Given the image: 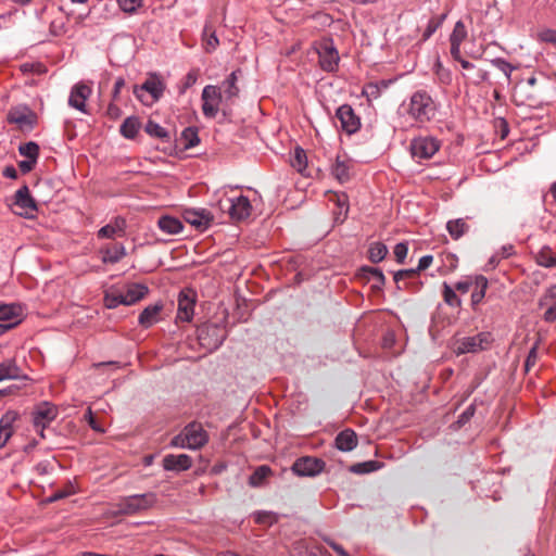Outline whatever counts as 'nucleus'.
<instances>
[{
  "label": "nucleus",
  "mask_w": 556,
  "mask_h": 556,
  "mask_svg": "<svg viewBox=\"0 0 556 556\" xmlns=\"http://www.w3.org/2000/svg\"><path fill=\"white\" fill-rule=\"evenodd\" d=\"M401 109L418 125L432 119L437 112L434 101L426 91L413 93L408 103H403Z\"/></svg>",
  "instance_id": "1"
},
{
  "label": "nucleus",
  "mask_w": 556,
  "mask_h": 556,
  "mask_svg": "<svg viewBox=\"0 0 556 556\" xmlns=\"http://www.w3.org/2000/svg\"><path fill=\"white\" fill-rule=\"evenodd\" d=\"M494 339L491 332L482 331L471 337H463L455 341L456 354L478 353L489 350Z\"/></svg>",
  "instance_id": "2"
},
{
  "label": "nucleus",
  "mask_w": 556,
  "mask_h": 556,
  "mask_svg": "<svg viewBox=\"0 0 556 556\" xmlns=\"http://www.w3.org/2000/svg\"><path fill=\"white\" fill-rule=\"evenodd\" d=\"M314 54L317 55L320 70H336L340 56L331 38L324 37L314 45Z\"/></svg>",
  "instance_id": "3"
},
{
  "label": "nucleus",
  "mask_w": 556,
  "mask_h": 556,
  "mask_svg": "<svg viewBox=\"0 0 556 556\" xmlns=\"http://www.w3.org/2000/svg\"><path fill=\"white\" fill-rule=\"evenodd\" d=\"M155 503L153 493L135 494L126 496L116 505L117 513L121 515H134L138 511L149 509Z\"/></svg>",
  "instance_id": "4"
},
{
  "label": "nucleus",
  "mask_w": 556,
  "mask_h": 556,
  "mask_svg": "<svg viewBox=\"0 0 556 556\" xmlns=\"http://www.w3.org/2000/svg\"><path fill=\"white\" fill-rule=\"evenodd\" d=\"M164 89L163 81L153 74L141 86L136 87L134 92L144 105H152L162 97Z\"/></svg>",
  "instance_id": "5"
},
{
  "label": "nucleus",
  "mask_w": 556,
  "mask_h": 556,
  "mask_svg": "<svg viewBox=\"0 0 556 556\" xmlns=\"http://www.w3.org/2000/svg\"><path fill=\"white\" fill-rule=\"evenodd\" d=\"M219 207L225 210L232 222H241L248 218L252 212V205L248 197L239 195L219 201Z\"/></svg>",
  "instance_id": "6"
},
{
  "label": "nucleus",
  "mask_w": 556,
  "mask_h": 556,
  "mask_svg": "<svg viewBox=\"0 0 556 556\" xmlns=\"http://www.w3.org/2000/svg\"><path fill=\"white\" fill-rule=\"evenodd\" d=\"M440 149V142L434 137H417L410 141V152L419 161L431 159Z\"/></svg>",
  "instance_id": "7"
},
{
  "label": "nucleus",
  "mask_w": 556,
  "mask_h": 556,
  "mask_svg": "<svg viewBox=\"0 0 556 556\" xmlns=\"http://www.w3.org/2000/svg\"><path fill=\"white\" fill-rule=\"evenodd\" d=\"M56 416L58 408L49 402H42L35 408L33 413L34 427L41 438H45V429L50 426Z\"/></svg>",
  "instance_id": "8"
},
{
  "label": "nucleus",
  "mask_w": 556,
  "mask_h": 556,
  "mask_svg": "<svg viewBox=\"0 0 556 556\" xmlns=\"http://www.w3.org/2000/svg\"><path fill=\"white\" fill-rule=\"evenodd\" d=\"M182 217L185 222L190 224L194 229L199 231H205L208 229L214 220V214L207 208H185L182 211Z\"/></svg>",
  "instance_id": "9"
},
{
  "label": "nucleus",
  "mask_w": 556,
  "mask_h": 556,
  "mask_svg": "<svg viewBox=\"0 0 556 556\" xmlns=\"http://www.w3.org/2000/svg\"><path fill=\"white\" fill-rule=\"evenodd\" d=\"M202 112L206 118H215L222 103V91L219 87L207 85L202 91Z\"/></svg>",
  "instance_id": "10"
},
{
  "label": "nucleus",
  "mask_w": 556,
  "mask_h": 556,
  "mask_svg": "<svg viewBox=\"0 0 556 556\" xmlns=\"http://www.w3.org/2000/svg\"><path fill=\"white\" fill-rule=\"evenodd\" d=\"M325 468V462L316 457H301L292 465V471L300 477H314Z\"/></svg>",
  "instance_id": "11"
},
{
  "label": "nucleus",
  "mask_w": 556,
  "mask_h": 556,
  "mask_svg": "<svg viewBox=\"0 0 556 556\" xmlns=\"http://www.w3.org/2000/svg\"><path fill=\"white\" fill-rule=\"evenodd\" d=\"M14 205L21 208L17 214L26 218L33 217L35 212H37V204L30 195L29 188L26 185L22 186L15 192Z\"/></svg>",
  "instance_id": "12"
},
{
  "label": "nucleus",
  "mask_w": 556,
  "mask_h": 556,
  "mask_svg": "<svg viewBox=\"0 0 556 556\" xmlns=\"http://www.w3.org/2000/svg\"><path fill=\"white\" fill-rule=\"evenodd\" d=\"M195 293L190 290H182L178 295L177 319L180 321H191L194 314Z\"/></svg>",
  "instance_id": "13"
},
{
  "label": "nucleus",
  "mask_w": 556,
  "mask_h": 556,
  "mask_svg": "<svg viewBox=\"0 0 556 556\" xmlns=\"http://www.w3.org/2000/svg\"><path fill=\"white\" fill-rule=\"evenodd\" d=\"M91 85L85 81L77 83L71 90L68 104L79 112L87 113L86 101L91 96Z\"/></svg>",
  "instance_id": "14"
},
{
  "label": "nucleus",
  "mask_w": 556,
  "mask_h": 556,
  "mask_svg": "<svg viewBox=\"0 0 556 556\" xmlns=\"http://www.w3.org/2000/svg\"><path fill=\"white\" fill-rule=\"evenodd\" d=\"M338 119L340 121L341 128L352 135L356 132L361 127V119L354 113L352 106L348 104L341 105L336 113Z\"/></svg>",
  "instance_id": "15"
},
{
  "label": "nucleus",
  "mask_w": 556,
  "mask_h": 556,
  "mask_svg": "<svg viewBox=\"0 0 556 556\" xmlns=\"http://www.w3.org/2000/svg\"><path fill=\"white\" fill-rule=\"evenodd\" d=\"M186 439L189 443V450H199L204 446L208 441V434L203 429L201 424L190 422L184 428Z\"/></svg>",
  "instance_id": "16"
},
{
  "label": "nucleus",
  "mask_w": 556,
  "mask_h": 556,
  "mask_svg": "<svg viewBox=\"0 0 556 556\" xmlns=\"http://www.w3.org/2000/svg\"><path fill=\"white\" fill-rule=\"evenodd\" d=\"M28 376L17 363L16 356L0 363V382L3 380H27Z\"/></svg>",
  "instance_id": "17"
},
{
  "label": "nucleus",
  "mask_w": 556,
  "mask_h": 556,
  "mask_svg": "<svg viewBox=\"0 0 556 556\" xmlns=\"http://www.w3.org/2000/svg\"><path fill=\"white\" fill-rule=\"evenodd\" d=\"M23 318V308L18 304L0 305V321L5 323V328L11 329L18 325Z\"/></svg>",
  "instance_id": "18"
},
{
  "label": "nucleus",
  "mask_w": 556,
  "mask_h": 556,
  "mask_svg": "<svg viewBox=\"0 0 556 556\" xmlns=\"http://www.w3.org/2000/svg\"><path fill=\"white\" fill-rule=\"evenodd\" d=\"M8 119L21 129H31L36 123V115L26 108L13 109L9 112Z\"/></svg>",
  "instance_id": "19"
},
{
  "label": "nucleus",
  "mask_w": 556,
  "mask_h": 556,
  "mask_svg": "<svg viewBox=\"0 0 556 556\" xmlns=\"http://www.w3.org/2000/svg\"><path fill=\"white\" fill-rule=\"evenodd\" d=\"M192 466V459L187 454H168L163 458V468L167 471H186Z\"/></svg>",
  "instance_id": "20"
},
{
  "label": "nucleus",
  "mask_w": 556,
  "mask_h": 556,
  "mask_svg": "<svg viewBox=\"0 0 556 556\" xmlns=\"http://www.w3.org/2000/svg\"><path fill=\"white\" fill-rule=\"evenodd\" d=\"M100 253L102 263L116 264L126 256V249L122 243H116L101 248Z\"/></svg>",
  "instance_id": "21"
},
{
  "label": "nucleus",
  "mask_w": 556,
  "mask_h": 556,
  "mask_svg": "<svg viewBox=\"0 0 556 556\" xmlns=\"http://www.w3.org/2000/svg\"><path fill=\"white\" fill-rule=\"evenodd\" d=\"M162 308V303H155L153 305L147 306L139 315V324L144 328L153 326L160 320V313Z\"/></svg>",
  "instance_id": "22"
},
{
  "label": "nucleus",
  "mask_w": 556,
  "mask_h": 556,
  "mask_svg": "<svg viewBox=\"0 0 556 556\" xmlns=\"http://www.w3.org/2000/svg\"><path fill=\"white\" fill-rule=\"evenodd\" d=\"M149 292V288L143 283H129L126 286L123 295L126 301V305H132L143 299Z\"/></svg>",
  "instance_id": "23"
},
{
  "label": "nucleus",
  "mask_w": 556,
  "mask_h": 556,
  "mask_svg": "<svg viewBox=\"0 0 556 556\" xmlns=\"http://www.w3.org/2000/svg\"><path fill=\"white\" fill-rule=\"evenodd\" d=\"M357 445V435L352 429H345L336 437V447L342 452H350Z\"/></svg>",
  "instance_id": "24"
},
{
  "label": "nucleus",
  "mask_w": 556,
  "mask_h": 556,
  "mask_svg": "<svg viewBox=\"0 0 556 556\" xmlns=\"http://www.w3.org/2000/svg\"><path fill=\"white\" fill-rule=\"evenodd\" d=\"M157 226L161 231L167 235H178L184 230L181 220L169 215L161 216L157 220Z\"/></svg>",
  "instance_id": "25"
},
{
  "label": "nucleus",
  "mask_w": 556,
  "mask_h": 556,
  "mask_svg": "<svg viewBox=\"0 0 556 556\" xmlns=\"http://www.w3.org/2000/svg\"><path fill=\"white\" fill-rule=\"evenodd\" d=\"M361 273L365 279L372 281L371 288L375 290H381L386 283V277L379 268L363 266Z\"/></svg>",
  "instance_id": "26"
},
{
  "label": "nucleus",
  "mask_w": 556,
  "mask_h": 556,
  "mask_svg": "<svg viewBox=\"0 0 556 556\" xmlns=\"http://www.w3.org/2000/svg\"><path fill=\"white\" fill-rule=\"evenodd\" d=\"M488 286H489V282L484 276H482V275L475 276V283H473V287L471 288V290H472V292H471L472 307H476L478 304H480L482 302V300L485 296Z\"/></svg>",
  "instance_id": "27"
},
{
  "label": "nucleus",
  "mask_w": 556,
  "mask_h": 556,
  "mask_svg": "<svg viewBox=\"0 0 556 556\" xmlns=\"http://www.w3.org/2000/svg\"><path fill=\"white\" fill-rule=\"evenodd\" d=\"M331 174L341 184L349 181L351 178L350 162L337 156L336 162L331 167Z\"/></svg>",
  "instance_id": "28"
},
{
  "label": "nucleus",
  "mask_w": 556,
  "mask_h": 556,
  "mask_svg": "<svg viewBox=\"0 0 556 556\" xmlns=\"http://www.w3.org/2000/svg\"><path fill=\"white\" fill-rule=\"evenodd\" d=\"M219 45L214 26L206 22L202 33V46L206 52L214 51Z\"/></svg>",
  "instance_id": "29"
},
{
  "label": "nucleus",
  "mask_w": 556,
  "mask_h": 556,
  "mask_svg": "<svg viewBox=\"0 0 556 556\" xmlns=\"http://www.w3.org/2000/svg\"><path fill=\"white\" fill-rule=\"evenodd\" d=\"M446 230L453 239L458 240L468 232L469 225L464 218L452 219L446 223Z\"/></svg>",
  "instance_id": "30"
},
{
  "label": "nucleus",
  "mask_w": 556,
  "mask_h": 556,
  "mask_svg": "<svg viewBox=\"0 0 556 556\" xmlns=\"http://www.w3.org/2000/svg\"><path fill=\"white\" fill-rule=\"evenodd\" d=\"M140 129V122L136 116L127 117L121 125V134L127 139H134Z\"/></svg>",
  "instance_id": "31"
},
{
  "label": "nucleus",
  "mask_w": 556,
  "mask_h": 556,
  "mask_svg": "<svg viewBox=\"0 0 556 556\" xmlns=\"http://www.w3.org/2000/svg\"><path fill=\"white\" fill-rule=\"evenodd\" d=\"M536 262L546 268L556 267V253L549 247H543L536 254Z\"/></svg>",
  "instance_id": "32"
},
{
  "label": "nucleus",
  "mask_w": 556,
  "mask_h": 556,
  "mask_svg": "<svg viewBox=\"0 0 556 556\" xmlns=\"http://www.w3.org/2000/svg\"><path fill=\"white\" fill-rule=\"evenodd\" d=\"M212 334L215 337L214 341L212 342L213 348H218L223 344L226 334L222 331V329L217 325H210L205 328H202L200 330V339L204 340V333Z\"/></svg>",
  "instance_id": "33"
},
{
  "label": "nucleus",
  "mask_w": 556,
  "mask_h": 556,
  "mask_svg": "<svg viewBox=\"0 0 556 556\" xmlns=\"http://www.w3.org/2000/svg\"><path fill=\"white\" fill-rule=\"evenodd\" d=\"M388 254L387 245L382 242H372L368 249V258L372 263L381 262Z\"/></svg>",
  "instance_id": "34"
},
{
  "label": "nucleus",
  "mask_w": 556,
  "mask_h": 556,
  "mask_svg": "<svg viewBox=\"0 0 556 556\" xmlns=\"http://www.w3.org/2000/svg\"><path fill=\"white\" fill-rule=\"evenodd\" d=\"M446 16L447 13H442L438 16H433L432 18H430L422 34V39L428 40L442 26Z\"/></svg>",
  "instance_id": "35"
},
{
  "label": "nucleus",
  "mask_w": 556,
  "mask_h": 556,
  "mask_svg": "<svg viewBox=\"0 0 556 556\" xmlns=\"http://www.w3.org/2000/svg\"><path fill=\"white\" fill-rule=\"evenodd\" d=\"M144 130L151 137L163 139L165 141H167L169 139L168 131L154 121H151V119L148 121V123L146 124Z\"/></svg>",
  "instance_id": "36"
},
{
  "label": "nucleus",
  "mask_w": 556,
  "mask_h": 556,
  "mask_svg": "<svg viewBox=\"0 0 556 556\" xmlns=\"http://www.w3.org/2000/svg\"><path fill=\"white\" fill-rule=\"evenodd\" d=\"M468 36L467 28L463 21H457L454 25L453 31L450 35V43L462 45Z\"/></svg>",
  "instance_id": "37"
},
{
  "label": "nucleus",
  "mask_w": 556,
  "mask_h": 556,
  "mask_svg": "<svg viewBox=\"0 0 556 556\" xmlns=\"http://www.w3.org/2000/svg\"><path fill=\"white\" fill-rule=\"evenodd\" d=\"M291 165L293 168H295L298 172L303 173V170L306 168L307 165V157L305 151L296 147L294 149L292 159H291Z\"/></svg>",
  "instance_id": "38"
},
{
  "label": "nucleus",
  "mask_w": 556,
  "mask_h": 556,
  "mask_svg": "<svg viewBox=\"0 0 556 556\" xmlns=\"http://www.w3.org/2000/svg\"><path fill=\"white\" fill-rule=\"evenodd\" d=\"M236 72H231L227 80L223 83L220 90L223 89L227 99H232L238 96L239 88L236 86Z\"/></svg>",
  "instance_id": "39"
},
{
  "label": "nucleus",
  "mask_w": 556,
  "mask_h": 556,
  "mask_svg": "<svg viewBox=\"0 0 556 556\" xmlns=\"http://www.w3.org/2000/svg\"><path fill=\"white\" fill-rule=\"evenodd\" d=\"M104 305L108 308H116L119 305H126L123 291H111L104 296Z\"/></svg>",
  "instance_id": "40"
},
{
  "label": "nucleus",
  "mask_w": 556,
  "mask_h": 556,
  "mask_svg": "<svg viewBox=\"0 0 556 556\" xmlns=\"http://www.w3.org/2000/svg\"><path fill=\"white\" fill-rule=\"evenodd\" d=\"M336 199L337 205L340 208V212L338 216L336 217L337 220L343 222L346 218L348 212H349V203H348V195L344 193L338 194L334 193L330 198V200Z\"/></svg>",
  "instance_id": "41"
},
{
  "label": "nucleus",
  "mask_w": 556,
  "mask_h": 556,
  "mask_svg": "<svg viewBox=\"0 0 556 556\" xmlns=\"http://www.w3.org/2000/svg\"><path fill=\"white\" fill-rule=\"evenodd\" d=\"M18 152L26 159L37 161L39 156V146L34 141H29L21 144L18 148Z\"/></svg>",
  "instance_id": "42"
},
{
  "label": "nucleus",
  "mask_w": 556,
  "mask_h": 556,
  "mask_svg": "<svg viewBox=\"0 0 556 556\" xmlns=\"http://www.w3.org/2000/svg\"><path fill=\"white\" fill-rule=\"evenodd\" d=\"M380 468V464L376 460L358 463L352 466L351 470L355 473L363 475L376 471Z\"/></svg>",
  "instance_id": "43"
},
{
  "label": "nucleus",
  "mask_w": 556,
  "mask_h": 556,
  "mask_svg": "<svg viewBox=\"0 0 556 556\" xmlns=\"http://www.w3.org/2000/svg\"><path fill=\"white\" fill-rule=\"evenodd\" d=\"M443 298L444 302L452 307H458L462 304V301L455 293V290L447 283L443 285Z\"/></svg>",
  "instance_id": "44"
},
{
  "label": "nucleus",
  "mask_w": 556,
  "mask_h": 556,
  "mask_svg": "<svg viewBox=\"0 0 556 556\" xmlns=\"http://www.w3.org/2000/svg\"><path fill=\"white\" fill-rule=\"evenodd\" d=\"M270 473L268 466H260L250 477V484L258 486Z\"/></svg>",
  "instance_id": "45"
},
{
  "label": "nucleus",
  "mask_w": 556,
  "mask_h": 556,
  "mask_svg": "<svg viewBox=\"0 0 556 556\" xmlns=\"http://www.w3.org/2000/svg\"><path fill=\"white\" fill-rule=\"evenodd\" d=\"M182 139L185 140L186 149L193 148L200 142L198 130L193 127H188L182 131Z\"/></svg>",
  "instance_id": "46"
},
{
  "label": "nucleus",
  "mask_w": 556,
  "mask_h": 556,
  "mask_svg": "<svg viewBox=\"0 0 556 556\" xmlns=\"http://www.w3.org/2000/svg\"><path fill=\"white\" fill-rule=\"evenodd\" d=\"M539 342H535L533 346L530 349L528 356L525 362V370L529 371L533 366H535L539 358Z\"/></svg>",
  "instance_id": "47"
},
{
  "label": "nucleus",
  "mask_w": 556,
  "mask_h": 556,
  "mask_svg": "<svg viewBox=\"0 0 556 556\" xmlns=\"http://www.w3.org/2000/svg\"><path fill=\"white\" fill-rule=\"evenodd\" d=\"M122 11L126 13H134L141 7L142 0H117Z\"/></svg>",
  "instance_id": "48"
},
{
  "label": "nucleus",
  "mask_w": 556,
  "mask_h": 556,
  "mask_svg": "<svg viewBox=\"0 0 556 556\" xmlns=\"http://www.w3.org/2000/svg\"><path fill=\"white\" fill-rule=\"evenodd\" d=\"M363 93L368 99H377L381 94V89L379 87V84H375V81H370L364 86Z\"/></svg>",
  "instance_id": "49"
},
{
  "label": "nucleus",
  "mask_w": 556,
  "mask_h": 556,
  "mask_svg": "<svg viewBox=\"0 0 556 556\" xmlns=\"http://www.w3.org/2000/svg\"><path fill=\"white\" fill-rule=\"evenodd\" d=\"M473 283H475V276L473 277H466L465 279L460 280V281H457L455 285H454V290L455 291H458L463 294L467 293L469 290H471V288L473 287Z\"/></svg>",
  "instance_id": "50"
},
{
  "label": "nucleus",
  "mask_w": 556,
  "mask_h": 556,
  "mask_svg": "<svg viewBox=\"0 0 556 556\" xmlns=\"http://www.w3.org/2000/svg\"><path fill=\"white\" fill-rule=\"evenodd\" d=\"M555 302L556 303V285H553L549 287L544 295L540 299L539 305L540 307H543L544 304H551Z\"/></svg>",
  "instance_id": "51"
},
{
  "label": "nucleus",
  "mask_w": 556,
  "mask_h": 556,
  "mask_svg": "<svg viewBox=\"0 0 556 556\" xmlns=\"http://www.w3.org/2000/svg\"><path fill=\"white\" fill-rule=\"evenodd\" d=\"M17 419V413L9 410L0 418V427L5 429H12V425Z\"/></svg>",
  "instance_id": "52"
},
{
  "label": "nucleus",
  "mask_w": 556,
  "mask_h": 556,
  "mask_svg": "<svg viewBox=\"0 0 556 556\" xmlns=\"http://www.w3.org/2000/svg\"><path fill=\"white\" fill-rule=\"evenodd\" d=\"M394 256L396 258V262L400 264H403L408 252V247L404 242H400L394 247Z\"/></svg>",
  "instance_id": "53"
},
{
  "label": "nucleus",
  "mask_w": 556,
  "mask_h": 556,
  "mask_svg": "<svg viewBox=\"0 0 556 556\" xmlns=\"http://www.w3.org/2000/svg\"><path fill=\"white\" fill-rule=\"evenodd\" d=\"M111 227L114 228V230L116 231V233L118 236H124L125 235V229H126V220L125 218L121 217V216H116L114 217L111 223H110Z\"/></svg>",
  "instance_id": "54"
},
{
  "label": "nucleus",
  "mask_w": 556,
  "mask_h": 556,
  "mask_svg": "<svg viewBox=\"0 0 556 556\" xmlns=\"http://www.w3.org/2000/svg\"><path fill=\"white\" fill-rule=\"evenodd\" d=\"M84 417H85V420L89 424V426H90L94 431H97V432H101V433H102V432H104V428H103V427H101V426L97 422V420H96V418H94V416H93V413H92V410H91V408H90V407H88V409H87V412L85 413V416H84Z\"/></svg>",
  "instance_id": "55"
},
{
  "label": "nucleus",
  "mask_w": 556,
  "mask_h": 556,
  "mask_svg": "<svg viewBox=\"0 0 556 556\" xmlns=\"http://www.w3.org/2000/svg\"><path fill=\"white\" fill-rule=\"evenodd\" d=\"M324 542L329 545L339 556H351L345 549L344 547L337 543L334 540L328 538V536H325L324 539Z\"/></svg>",
  "instance_id": "56"
},
{
  "label": "nucleus",
  "mask_w": 556,
  "mask_h": 556,
  "mask_svg": "<svg viewBox=\"0 0 556 556\" xmlns=\"http://www.w3.org/2000/svg\"><path fill=\"white\" fill-rule=\"evenodd\" d=\"M186 432L182 430L179 434L172 439L170 445L180 448H189V443L186 439Z\"/></svg>",
  "instance_id": "57"
},
{
  "label": "nucleus",
  "mask_w": 556,
  "mask_h": 556,
  "mask_svg": "<svg viewBox=\"0 0 556 556\" xmlns=\"http://www.w3.org/2000/svg\"><path fill=\"white\" fill-rule=\"evenodd\" d=\"M451 55L454 60L459 61L460 65L466 68L468 66V61L462 58L460 53V45L451 43Z\"/></svg>",
  "instance_id": "58"
},
{
  "label": "nucleus",
  "mask_w": 556,
  "mask_h": 556,
  "mask_svg": "<svg viewBox=\"0 0 556 556\" xmlns=\"http://www.w3.org/2000/svg\"><path fill=\"white\" fill-rule=\"evenodd\" d=\"M98 238L100 239H113L115 236H118L114 228L111 227L110 224L101 227L97 232Z\"/></svg>",
  "instance_id": "59"
},
{
  "label": "nucleus",
  "mask_w": 556,
  "mask_h": 556,
  "mask_svg": "<svg viewBox=\"0 0 556 556\" xmlns=\"http://www.w3.org/2000/svg\"><path fill=\"white\" fill-rule=\"evenodd\" d=\"M416 276V270L414 269H402V270H399L396 273H394V281L396 282L397 285V288L401 289V286L399 285L400 281L404 278H413Z\"/></svg>",
  "instance_id": "60"
},
{
  "label": "nucleus",
  "mask_w": 556,
  "mask_h": 556,
  "mask_svg": "<svg viewBox=\"0 0 556 556\" xmlns=\"http://www.w3.org/2000/svg\"><path fill=\"white\" fill-rule=\"evenodd\" d=\"M543 307H546V311L544 313L543 319L546 323L555 321L556 320V303L553 302L552 305L551 304H544Z\"/></svg>",
  "instance_id": "61"
},
{
  "label": "nucleus",
  "mask_w": 556,
  "mask_h": 556,
  "mask_svg": "<svg viewBox=\"0 0 556 556\" xmlns=\"http://www.w3.org/2000/svg\"><path fill=\"white\" fill-rule=\"evenodd\" d=\"M539 37L542 41L556 43V30L555 29H544L539 34Z\"/></svg>",
  "instance_id": "62"
},
{
  "label": "nucleus",
  "mask_w": 556,
  "mask_h": 556,
  "mask_svg": "<svg viewBox=\"0 0 556 556\" xmlns=\"http://www.w3.org/2000/svg\"><path fill=\"white\" fill-rule=\"evenodd\" d=\"M432 262H433L432 255H424L422 257L419 258L418 266L414 270H416V274L421 270H425L432 264Z\"/></svg>",
  "instance_id": "63"
},
{
  "label": "nucleus",
  "mask_w": 556,
  "mask_h": 556,
  "mask_svg": "<svg viewBox=\"0 0 556 556\" xmlns=\"http://www.w3.org/2000/svg\"><path fill=\"white\" fill-rule=\"evenodd\" d=\"M37 161L26 159L18 162V168L23 174L29 173L36 165Z\"/></svg>",
  "instance_id": "64"
}]
</instances>
